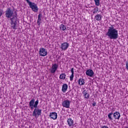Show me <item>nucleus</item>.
Masks as SVG:
<instances>
[{"mask_svg": "<svg viewBox=\"0 0 128 128\" xmlns=\"http://www.w3.org/2000/svg\"><path fill=\"white\" fill-rule=\"evenodd\" d=\"M38 100H37L34 102V99H32L29 103L30 108L31 110H34L32 112V116L35 118H38L40 114H42V110L38 108Z\"/></svg>", "mask_w": 128, "mask_h": 128, "instance_id": "f257e3e1", "label": "nucleus"}, {"mask_svg": "<svg viewBox=\"0 0 128 128\" xmlns=\"http://www.w3.org/2000/svg\"><path fill=\"white\" fill-rule=\"evenodd\" d=\"M106 36H108L110 40H118V31L114 28V25H111L108 28Z\"/></svg>", "mask_w": 128, "mask_h": 128, "instance_id": "f03ea898", "label": "nucleus"}, {"mask_svg": "<svg viewBox=\"0 0 128 128\" xmlns=\"http://www.w3.org/2000/svg\"><path fill=\"white\" fill-rule=\"evenodd\" d=\"M6 16L8 18H10L12 16V18H10L11 27H12L14 30H16L18 18L16 16H14V11L10 8H8L6 11Z\"/></svg>", "mask_w": 128, "mask_h": 128, "instance_id": "7ed1b4c3", "label": "nucleus"}, {"mask_svg": "<svg viewBox=\"0 0 128 128\" xmlns=\"http://www.w3.org/2000/svg\"><path fill=\"white\" fill-rule=\"evenodd\" d=\"M25 0L28 4L30 8H32L33 12H38V5H36V4L30 1V0Z\"/></svg>", "mask_w": 128, "mask_h": 128, "instance_id": "20e7f679", "label": "nucleus"}, {"mask_svg": "<svg viewBox=\"0 0 128 128\" xmlns=\"http://www.w3.org/2000/svg\"><path fill=\"white\" fill-rule=\"evenodd\" d=\"M39 54L40 56H46L48 55V50L44 48H40L39 50Z\"/></svg>", "mask_w": 128, "mask_h": 128, "instance_id": "39448f33", "label": "nucleus"}, {"mask_svg": "<svg viewBox=\"0 0 128 128\" xmlns=\"http://www.w3.org/2000/svg\"><path fill=\"white\" fill-rule=\"evenodd\" d=\"M94 70L92 69H88L86 71V75L88 76L94 78Z\"/></svg>", "mask_w": 128, "mask_h": 128, "instance_id": "423d86ee", "label": "nucleus"}, {"mask_svg": "<svg viewBox=\"0 0 128 128\" xmlns=\"http://www.w3.org/2000/svg\"><path fill=\"white\" fill-rule=\"evenodd\" d=\"M58 65L56 64H53L50 69L51 72L52 74H54V72H56V70H58Z\"/></svg>", "mask_w": 128, "mask_h": 128, "instance_id": "0eeeda50", "label": "nucleus"}, {"mask_svg": "<svg viewBox=\"0 0 128 128\" xmlns=\"http://www.w3.org/2000/svg\"><path fill=\"white\" fill-rule=\"evenodd\" d=\"M82 94H83V96H84V98L86 100H88V98H90V94L86 90H84L82 91Z\"/></svg>", "mask_w": 128, "mask_h": 128, "instance_id": "6e6552de", "label": "nucleus"}, {"mask_svg": "<svg viewBox=\"0 0 128 128\" xmlns=\"http://www.w3.org/2000/svg\"><path fill=\"white\" fill-rule=\"evenodd\" d=\"M113 114V116L115 120H120V112H116Z\"/></svg>", "mask_w": 128, "mask_h": 128, "instance_id": "1a4fd4ad", "label": "nucleus"}, {"mask_svg": "<svg viewBox=\"0 0 128 128\" xmlns=\"http://www.w3.org/2000/svg\"><path fill=\"white\" fill-rule=\"evenodd\" d=\"M50 118L52 120H56L58 118V114L54 112L50 113Z\"/></svg>", "mask_w": 128, "mask_h": 128, "instance_id": "9d476101", "label": "nucleus"}, {"mask_svg": "<svg viewBox=\"0 0 128 128\" xmlns=\"http://www.w3.org/2000/svg\"><path fill=\"white\" fill-rule=\"evenodd\" d=\"M70 72H72V74L70 76V82H72V80H74V68H71Z\"/></svg>", "mask_w": 128, "mask_h": 128, "instance_id": "9b49d317", "label": "nucleus"}, {"mask_svg": "<svg viewBox=\"0 0 128 128\" xmlns=\"http://www.w3.org/2000/svg\"><path fill=\"white\" fill-rule=\"evenodd\" d=\"M70 100H64V108H70Z\"/></svg>", "mask_w": 128, "mask_h": 128, "instance_id": "f8f14e48", "label": "nucleus"}, {"mask_svg": "<svg viewBox=\"0 0 128 128\" xmlns=\"http://www.w3.org/2000/svg\"><path fill=\"white\" fill-rule=\"evenodd\" d=\"M102 15L98 14H96L95 16H94V20H97L98 22H100V20H102Z\"/></svg>", "mask_w": 128, "mask_h": 128, "instance_id": "ddd939ff", "label": "nucleus"}, {"mask_svg": "<svg viewBox=\"0 0 128 128\" xmlns=\"http://www.w3.org/2000/svg\"><path fill=\"white\" fill-rule=\"evenodd\" d=\"M78 82L80 86H84V84H85L84 80L82 78H80L78 80Z\"/></svg>", "mask_w": 128, "mask_h": 128, "instance_id": "4468645a", "label": "nucleus"}, {"mask_svg": "<svg viewBox=\"0 0 128 128\" xmlns=\"http://www.w3.org/2000/svg\"><path fill=\"white\" fill-rule=\"evenodd\" d=\"M68 124L69 126H74V120L72 118H69L68 120Z\"/></svg>", "mask_w": 128, "mask_h": 128, "instance_id": "2eb2a0df", "label": "nucleus"}, {"mask_svg": "<svg viewBox=\"0 0 128 128\" xmlns=\"http://www.w3.org/2000/svg\"><path fill=\"white\" fill-rule=\"evenodd\" d=\"M112 114L114 116V113L112 112L108 114V116L110 120H113L114 118H112Z\"/></svg>", "mask_w": 128, "mask_h": 128, "instance_id": "dca6fc26", "label": "nucleus"}, {"mask_svg": "<svg viewBox=\"0 0 128 128\" xmlns=\"http://www.w3.org/2000/svg\"><path fill=\"white\" fill-rule=\"evenodd\" d=\"M98 12V7L96 6L93 10V14H97Z\"/></svg>", "mask_w": 128, "mask_h": 128, "instance_id": "f3484780", "label": "nucleus"}, {"mask_svg": "<svg viewBox=\"0 0 128 128\" xmlns=\"http://www.w3.org/2000/svg\"><path fill=\"white\" fill-rule=\"evenodd\" d=\"M70 44H68V43L64 42V50H66L68 48Z\"/></svg>", "mask_w": 128, "mask_h": 128, "instance_id": "a211bd4d", "label": "nucleus"}, {"mask_svg": "<svg viewBox=\"0 0 128 128\" xmlns=\"http://www.w3.org/2000/svg\"><path fill=\"white\" fill-rule=\"evenodd\" d=\"M97 6H100V0H94Z\"/></svg>", "mask_w": 128, "mask_h": 128, "instance_id": "6ab92c4d", "label": "nucleus"}, {"mask_svg": "<svg viewBox=\"0 0 128 128\" xmlns=\"http://www.w3.org/2000/svg\"><path fill=\"white\" fill-rule=\"evenodd\" d=\"M4 14V10L0 9V18Z\"/></svg>", "mask_w": 128, "mask_h": 128, "instance_id": "aec40b11", "label": "nucleus"}, {"mask_svg": "<svg viewBox=\"0 0 128 128\" xmlns=\"http://www.w3.org/2000/svg\"><path fill=\"white\" fill-rule=\"evenodd\" d=\"M60 78L62 80H64V74H61L60 76Z\"/></svg>", "mask_w": 128, "mask_h": 128, "instance_id": "412c9836", "label": "nucleus"}, {"mask_svg": "<svg viewBox=\"0 0 128 128\" xmlns=\"http://www.w3.org/2000/svg\"><path fill=\"white\" fill-rule=\"evenodd\" d=\"M60 29L62 30H64V26L62 24L60 25Z\"/></svg>", "mask_w": 128, "mask_h": 128, "instance_id": "4be33fe9", "label": "nucleus"}, {"mask_svg": "<svg viewBox=\"0 0 128 128\" xmlns=\"http://www.w3.org/2000/svg\"><path fill=\"white\" fill-rule=\"evenodd\" d=\"M40 22H42V18L38 17V24H40Z\"/></svg>", "mask_w": 128, "mask_h": 128, "instance_id": "5701e85b", "label": "nucleus"}, {"mask_svg": "<svg viewBox=\"0 0 128 128\" xmlns=\"http://www.w3.org/2000/svg\"><path fill=\"white\" fill-rule=\"evenodd\" d=\"M66 90H68V84H64V92H66Z\"/></svg>", "mask_w": 128, "mask_h": 128, "instance_id": "b1692460", "label": "nucleus"}, {"mask_svg": "<svg viewBox=\"0 0 128 128\" xmlns=\"http://www.w3.org/2000/svg\"><path fill=\"white\" fill-rule=\"evenodd\" d=\"M92 106H96V103L94 102H93V103L92 104Z\"/></svg>", "mask_w": 128, "mask_h": 128, "instance_id": "393cba45", "label": "nucleus"}, {"mask_svg": "<svg viewBox=\"0 0 128 128\" xmlns=\"http://www.w3.org/2000/svg\"><path fill=\"white\" fill-rule=\"evenodd\" d=\"M62 92H64V84L62 86Z\"/></svg>", "mask_w": 128, "mask_h": 128, "instance_id": "a878e982", "label": "nucleus"}, {"mask_svg": "<svg viewBox=\"0 0 128 128\" xmlns=\"http://www.w3.org/2000/svg\"><path fill=\"white\" fill-rule=\"evenodd\" d=\"M126 68L128 70V62H126Z\"/></svg>", "mask_w": 128, "mask_h": 128, "instance_id": "bb28decb", "label": "nucleus"}, {"mask_svg": "<svg viewBox=\"0 0 128 128\" xmlns=\"http://www.w3.org/2000/svg\"><path fill=\"white\" fill-rule=\"evenodd\" d=\"M102 128H108V126H102Z\"/></svg>", "mask_w": 128, "mask_h": 128, "instance_id": "cd10ccee", "label": "nucleus"}, {"mask_svg": "<svg viewBox=\"0 0 128 128\" xmlns=\"http://www.w3.org/2000/svg\"><path fill=\"white\" fill-rule=\"evenodd\" d=\"M42 14H40L38 16V18H42Z\"/></svg>", "mask_w": 128, "mask_h": 128, "instance_id": "c85d7f7f", "label": "nucleus"}, {"mask_svg": "<svg viewBox=\"0 0 128 128\" xmlns=\"http://www.w3.org/2000/svg\"><path fill=\"white\" fill-rule=\"evenodd\" d=\"M62 106H64V102H62Z\"/></svg>", "mask_w": 128, "mask_h": 128, "instance_id": "c756f323", "label": "nucleus"}, {"mask_svg": "<svg viewBox=\"0 0 128 128\" xmlns=\"http://www.w3.org/2000/svg\"><path fill=\"white\" fill-rule=\"evenodd\" d=\"M66 28H65L64 30H66Z\"/></svg>", "mask_w": 128, "mask_h": 128, "instance_id": "7c9ffc66", "label": "nucleus"}, {"mask_svg": "<svg viewBox=\"0 0 128 128\" xmlns=\"http://www.w3.org/2000/svg\"><path fill=\"white\" fill-rule=\"evenodd\" d=\"M64 76H66V74H64Z\"/></svg>", "mask_w": 128, "mask_h": 128, "instance_id": "2f4dec72", "label": "nucleus"}]
</instances>
